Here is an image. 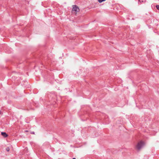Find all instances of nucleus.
I'll list each match as a JSON object with an SVG mask.
<instances>
[{"mask_svg": "<svg viewBox=\"0 0 159 159\" xmlns=\"http://www.w3.org/2000/svg\"><path fill=\"white\" fill-rule=\"evenodd\" d=\"M144 145V143L141 141L139 142L136 146V148L138 150L141 149Z\"/></svg>", "mask_w": 159, "mask_h": 159, "instance_id": "1", "label": "nucleus"}, {"mask_svg": "<svg viewBox=\"0 0 159 159\" xmlns=\"http://www.w3.org/2000/svg\"><path fill=\"white\" fill-rule=\"evenodd\" d=\"M72 10L76 12H78L79 11V9L76 5H73Z\"/></svg>", "mask_w": 159, "mask_h": 159, "instance_id": "2", "label": "nucleus"}, {"mask_svg": "<svg viewBox=\"0 0 159 159\" xmlns=\"http://www.w3.org/2000/svg\"><path fill=\"white\" fill-rule=\"evenodd\" d=\"M1 134L2 135L5 137H6L7 136V134L5 132H2Z\"/></svg>", "mask_w": 159, "mask_h": 159, "instance_id": "3", "label": "nucleus"}, {"mask_svg": "<svg viewBox=\"0 0 159 159\" xmlns=\"http://www.w3.org/2000/svg\"><path fill=\"white\" fill-rule=\"evenodd\" d=\"M106 0H98V1L99 3H101L102 2L105 1Z\"/></svg>", "mask_w": 159, "mask_h": 159, "instance_id": "4", "label": "nucleus"}, {"mask_svg": "<svg viewBox=\"0 0 159 159\" xmlns=\"http://www.w3.org/2000/svg\"><path fill=\"white\" fill-rule=\"evenodd\" d=\"M6 150L7 152H9L10 150V148L9 147H7L6 148Z\"/></svg>", "mask_w": 159, "mask_h": 159, "instance_id": "5", "label": "nucleus"}, {"mask_svg": "<svg viewBox=\"0 0 159 159\" xmlns=\"http://www.w3.org/2000/svg\"><path fill=\"white\" fill-rule=\"evenodd\" d=\"M140 2H143L145 1V0H139Z\"/></svg>", "mask_w": 159, "mask_h": 159, "instance_id": "6", "label": "nucleus"}, {"mask_svg": "<svg viewBox=\"0 0 159 159\" xmlns=\"http://www.w3.org/2000/svg\"><path fill=\"white\" fill-rule=\"evenodd\" d=\"M157 8L159 10V5H157L156 6Z\"/></svg>", "mask_w": 159, "mask_h": 159, "instance_id": "7", "label": "nucleus"}, {"mask_svg": "<svg viewBox=\"0 0 159 159\" xmlns=\"http://www.w3.org/2000/svg\"><path fill=\"white\" fill-rule=\"evenodd\" d=\"M31 133H32V134H34V132H32Z\"/></svg>", "mask_w": 159, "mask_h": 159, "instance_id": "8", "label": "nucleus"}, {"mask_svg": "<svg viewBox=\"0 0 159 159\" xmlns=\"http://www.w3.org/2000/svg\"><path fill=\"white\" fill-rule=\"evenodd\" d=\"M72 159H76L75 158H74Z\"/></svg>", "mask_w": 159, "mask_h": 159, "instance_id": "9", "label": "nucleus"}]
</instances>
